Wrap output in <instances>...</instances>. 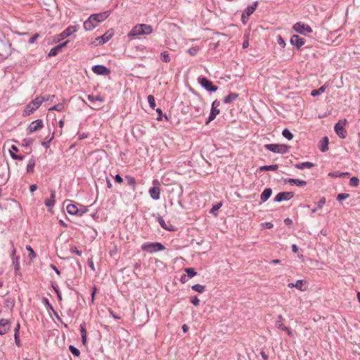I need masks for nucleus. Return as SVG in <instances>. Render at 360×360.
Returning <instances> with one entry per match:
<instances>
[{"label":"nucleus","instance_id":"46","mask_svg":"<svg viewBox=\"0 0 360 360\" xmlns=\"http://www.w3.org/2000/svg\"><path fill=\"white\" fill-rule=\"evenodd\" d=\"M26 250L29 251V257L32 259L36 257V254L32 247L29 245H26Z\"/></svg>","mask_w":360,"mask_h":360},{"label":"nucleus","instance_id":"6","mask_svg":"<svg viewBox=\"0 0 360 360\" xmlns=\"http://www.w3.org/2000/svg\"><path fill=\"white\" fill-rule=\"evenodd\" d=\"M198 80L201 86L207 91L215 92L218 89V87L214 85L212 82L207 79L206 77H198Z\"/></svg>","mask_w":360,"mask_h":360},{"label":"nucleus","instance_id":"27","mask_svg":"<svg viewBox=\"0 0 360 360\" xmlns=\"http://www.w3.org/2000/svg\"><path fill=\"white\" fill-rule=\"evenodd\" d=\"M15 250L13 249L12 252V259H13V264L15 267V271H18L20 269V263H19V257L16 256L15 257Z\"/></svg>","mask_w":360,"mask_h":360},{"label":"nucleus","instance_id":"3","mask_svg":"<svg viewBox=\"0 0 360 360\" xmlns=\"http://www.w3.org/2000/svg\"><path fill=\"white\" fill-rule=\"evenodd\" d=\"M266 150L280 154H285L289 152L290 146L285 144L269 143L264 146Z\"/></svg>","mask_w":360,"mask_h":360},{"label":"nucleus","instance_id":"1","mask_svg":"<svg viewBox=\"0 0 360 360\" xmlns=\"http://www.w3.org/2000/svg\"><path fill=\"white\" fill-rule=\"evenodd\" d=\"M110 11H107L105 12L91 15L89 18L84 22V28L86 31L92 30L98 24L105 20L109 15Z\"/></svg>","mask_w":360,"mask_h":360},{"label":"nucleus","instance_id":"22","mask_svg":"<svg viewBox=\"0 0 360 360\" xmlns=\"http://www.w3.org/2000/svg\"><path fill=\"white\" fill-rule=\"evenodd\" d=\"M55 196H56V191L54 190L51 191V197L49 199H46L45 200V205L48 207H53L55 204Z\"/></svg>","mask_w":360,"mask_h":360},{"label":"nucleus","instance_id":"29","mask_svg":"<svg viewBox=\"0 0 360 360\" xmlns=\"http://www.w3.org/2000/svg\"><path fill=\"white\" fill-rule=\"evenodd\" d=\"M278 168V165H264L259 168L260 171H276Z\"/></svg>","mask_w":360,"mask_h":360},{"label":"nucleus","instance_id":"59","mask_svg":"<svg viewBox=\"0 0 360 360\" xmlns=\"http://www.w3.org/2000/svg\"><path fill=\"white\" fill-rule=\"evenodd\" d=\"M32 143V139H23L22 145V146H25V147H27V146H29Z\"/></svg>","mask_w":360,"mask_h":360},{"label":"nucleus","instance_id":"37","mask_svg":"<svg viewBox=\"0 0 360 360\" xmlns=\"http://www.w3.org/2000/svg\"><path fill=\"white\" fill-rule=\"evenodd\" d=\"M192 290L199 293H202L205 288V285H202L200 284H195L191 287Z\"/></svg>","mask_w":360,"mask_h":360},{"label":"nucleus","instance_id":"19","mask_svg":"<svg viewBox=\"0 0 360 360\" xmlns=\"http://www.w3.org/2000/svg\"><path fill=\"white\" fill-rule=\"evenodd\" d=\"M272 190L270 188H266L264 190L260 195V200L262 202H266L271 195Z\"/></svg>","mask_w":360,"mask_h":360},{"label":"nucleus","instance_id":"35","mask_svg":"<svg viewBox=\"0 0 360 360\" xmlns=\"http://www.w3.org/2000/svg\"><path fill=\"white\" fill-rule=\"evenodd\" d=\"M87 98L91 102H94L96 101L103 102L104 99L102 96L98 95V96H93V95H88Z\"/></svg>","mask_w":360,"mask_h":360},{"label":"nucleus","instance_id":"62","mask_svg":"<svg viewBox=\"0 0 360 360\" xmlns=\"http://www.w3.org/2000/svg\"><path fill=\"white\" fill-rule=\"evenodd\" d=\"M18 151V148H17V146L13 145L11 146L10 150H9V152H10V155H11V153H15Z\"/></svg>","mask_w":360,"mask_h":360},{"label":"nucleus","instance_id":"7","mask_svg":"<svg viewBox=\"0 0 360 360\" xmlns=\"http://www.w3.org/2000/svg\"><path fill=\"white\" fill-rule=\"evenodd\" d=\"M346 123V120H340L338 123L335 124L334 127L335 133L341 139H345L347 134V131L345 129Z\"/></svg>","mask_w":360,"mask_h":360},{"label":"nucleus","instance_id":"41","mask_svg":"<svg viewBox=\"0 0 360 360\" xmlns=\"http://www.w3.org/2000/svg\"><path fill=\"white\" fill-rule=\"evenodd\" d=\"M147 99L150 107L154 110L155 107V101L154 96L153 95H148Z\"/></svg>","mask_w":360,"mask_h":360},{"label":"nucleus","instance_id":"42","mask_svg":"<svg viewBox=\"0 0 360 360\" xmlns=\"http://www.w3.org/2000/svg\"><path fill=\"white\" fill-rule=\"evenodd\" d=\"M185 271L189 278H193L197 274V272L193 268H186L185 269Z\"/></svg>","mask_w":360,"mask_h":360},{"label":"nucleus","instance_id":"16","mask_svg":"<svg viewBox=\"0 0 360 360\" xmlns=\"http://www.w3.org/2000/svg\"><path fill=\"white\" fill-rule=\"evenodd\" d=\"M79 28V25H73L68 27L63 32L60 34V37L62 39L70 36L74 32H77Z\"/></svg>","mask_w":360,"mask_h":360},{"label":"nucleus","instance_id":"20","mask_svg":"<svg viewBox=\"0 0 360 360\" xmlns=\"http://www.w3.org/2000/svg\"><path fill=\"white\" fill-rule=\"evenodd\" d=\"M319 149L321 152H326L328 150V138L323 137L319 143Z\"/></svg>","mask_w":360,"mask_h":360},{"label":"nucleus","instance_id":"53","mask_svg":"<svg viewBox=\"0 0 360 360\" xmlns=\"http://www.w3.org/2000/svg\"><path fill=\"white\" fill-rule=\"evenodd\" d=\"M80 333L81 336L82 335H86V324L85 323H82L80 324Z\"/></svg>","mask_w":360,"mask_h":360},{"label":"nucleus","instance_id":"34","mask_svg":"<svg viewBox=\"0 0 360 360\" xmlns=\"http://www.w3.org/2000/svg\"><path fill=\"white\" fill-rule=\"evenodd\" d=\"M60 51H61L60 49L57 45L50 50L49 53H48V56L49 57L56 56Z\"/></svg>","mask_w":360,"mask_h":360},{"label":"nucleus","instance_id":"45","mask_svg":"<svg viewBox=\"0 0 360 360\" xmlns=\"http://www.w3.org/2000/svg\"><path fill=\"white\" fill-rule=\"evenodd\" d=\"M221 205H222L221 202L214 205L212 207V208L210 210V213H212L214 215H217V212L221 207Z\"/></svg>","mask_w":360,"mask_h":360},{"label":"nucleus","instance_id":"18","mask_svg":"<svg viewBox=\"0 0 360 360\" xmlns=\"http://www.w3.org/2000/svg\"><path fill=\"white\" fill-rule=\"evenodd\" d=\"M284 182L294 184L297 186H305L307 185V181L298 179L288 178L285 179Z\"/></svg>","mask_w":360,"mask_h":360},{"label":"nucleus","instance_id":"17","mask_svg":"<svg viewBox=\"0 0 360 360\" xmlns=\"http://www.w3.org/2000/svg\"><path fill=\"white\" fill-rule=\"evenodd\" d=\"M113 36V32L112 30L107 31L102 36L98 37L96 39L98 41L100 44H103L108 41Z\"/></svg>","mask_w":360,"mask_h":360},{"label":"nucleus","instance_id":"43","mask_svg":"<svg viewBox=\"0 0 360 360\" xmlns=\"http://www.w3.org/2000/svg\"><path fill=\"white\" fill-rule=\"evenodd\" d=\"M359 184V180L357 177L353 176L349 179V186L352 187L358 186Z\"/></svg>","mask_w":360,"mask_h":360},{"label":"nucleus","instance_id":"47","mask_svg":"<svg viewBox=\"0 0 360 360\" xmlns=\"http://www.w3.org/2000/svg\"><path fill=\"white\" fill-rule=\"evenodd\" d=\"M349 197V194L348 193H340L337 196V200L338 201H342L347 198Z\"/></svg>","mask_w":360,"mask_h":360},{"label":"nucleus","instance_id":"48","mask_svg":"<svg viewBox=\"0 0 360 360\" xmlns=\"http://www.w3.org/2000/svg\"><path fill=\"white\" fill-rule=\"evenodd\" d=\"M349 174L348 172H342V173H329V176H333V177H342V176H347L349 175Z\"/></svg>","mask_w":360,"mask_h":360},{"label":"nucleus","instance_id":"44","mask_svg":"<svg viewBox=\"0 0 360 360\" xmlns=\"http://www.w3.org/2000/svg\"><path fill=\"white\" fill-rule=\"evenodd\" d=\"M69 349H70V351L71 352V353H72L74 356H79V354H80V352H79V350L77 348H76L75 346H73V345H70V346H69Z\"/></svg>","mask_w":360,"mask_h":360},{"label":"nucleus","instance_id":"50","mask_svg":"<svg viewBox=\"0 0 360 360\" xmlns=\"http://www.w3.org/2000/svg\"><path fill=\"white\" fill-rule=\"evenodd\" d=\"M53 136H54V133L52 134L51 135V137L46 141H42L41 142V145L46 148H48L49 146H50V142L51 141V140L53 139Z\"/></svg>","mask_w":360,"mask_h":360},{"label":"nucleus","instance_id":"23","mask_svg":"<svg viewBox=\"0 0 360 360\" xmlns=\"http://www.w3.org/2000/svg\"><path fill=\"white\" fill-rule=\"evenodd\" d=\"M258 5L257 1H255L252 5L248 6L243 13H245V15H247L248 17H250L255 11L257 6Z\"/></svg>","mask_w":360,"mask_h":360},{"label":"nucleus","instance_id":"5","mask_svg":"<svg viewBox=\"0 0 360 360\" xmlns=\"http://www.w3.org/2000/svg\"><path fill=\"white\" fill-rule=\"evenodd\" d=\"M153 186L149 189L148 193L152 199L158 200L160 199V184L158 179H154L153 181Z\"/></svg>","mask_w":360,"mask_h":360},{"label":"nucleus","instance_id":"30","mask_svg":"<svg viewBox=\"0 0 360 360\" xmlns=\"http://www.w3.org/2000/svg\"><path fill=\"white\" fill-rule=\"evenodd\" d=\"M158 221L159 222L160 225L161 226V227L165 230H167V231H174L173 229L172 228H169L167 226V225L166 224L164 219L161 217V216H159L158 217Z\"/></svg>","mask_w":360,"mask_h":360},{"label":"nucleus","instance_id":"25","mask_svg":"<svg viewBox=\"0 0 360 360\" xmlns=\"http://www.w3.org/2000/svg\"><path fill=\"white\" fill-rule=\"evenodd\" d=\"M238 97V94L236 93H230L228 96H226L223 101L225 103H231L233 101H235Z\"/></svg>","mask_w":360,"mask_h":360},{"label":"nucleus","instance_id":"15","mask_svg":"<svg viewBox=\"0 0 360 360\" xmlns=\"http://www.w3.org/2000/svg\"><path fill=\"white\" fill-rule=\"evenodd\" d=\"M139 35H143L141 24L135 25L127 34L128 37L130 39H133Z\"/></svg>","mask_w":360,"mask_h":360},{"label":"nucleus","instance_id":"52","mask_svg":"<svg viewBox=\"0 0 360 360\" xmlns=\"http://www.w3.org/2000/svg\"><path fill=\"white\" fill-rule=\"evenodd\" d=\"M198 51V48L197 47H191L188 50V53L191 55V56H195L197 54Z\"/></svg>","mask_w":360,"mask_h":360},{"label":"nucleus","instance_id":"13","mask_svg":"<svg viewBox=\"0 0 360 360\" xmlns=\"http://www.w3.org/2000/svg\"><path fill=\"white\" fill-rule=\"evenodd\" d=\"M305 43V39L304 38L300 37L297 34H294L292 36L290 39V44L294 45L296 49L298 50L303 46Z\"/></svg>","mask_w":360,"mask_h":360},{"label":"nucleus","instance_id":"49","mask_svg":"<svg viewBox=\"0 0 360 360\" xmlns=\"http://www.w3.org/2000/svg\"><path fill=\"white\" fill-rule=\"evenodd\" d=\"M78 214H77V216H82L83 214L86 213L88 211V209L85 206L81 205L80 208H78Z\"/></svg>","mask_w":360,"mask_h":360},{"label":"nucleus","instance_id":"2","mask_svg":"<svg viewBox=\"0 0 360 360\" xmlns=\"http://www.w3.org/2000/svg\"><path fill=\"white\" fill-rule=\"evenodd\" d=\"M45 101V98L43 96H37L32 100L27 106L23 111V115L27 116L33 113L37 109H38L41 103Z\"/></svg>","mask_w":360,"mask_h":360},{"label":"nucleus","instance_id":"9","mask_svg":"<svg viewBox=\"0 0 360 360\" xmlns=\"http://www.w3.org/2000/svg\"><path fill=\"white\" fill-rule=\"evenodd\" d=\"M44 127V124L41 120H37L31 122L27 127V132L28 134L34 133L41 129H42Z\"/></svg>","mask_w":360,"mask_h":360},{"label":"nucleus","instance_id":"4","mask_svg":"<svg viewBox=\"0 0 360 360\" xmlns=\"http://www.w3.org/2000/svg\"><path fill=\"white\" fill-rule=\"evenodd\" d=\"M165 249V247L160 243H144L141 245V250L150 253L162 251Z\"/></svg>","mask_w":360,"mask_h":360},{"label":"nucleus","instance_id":"54","mask_svg":"<svg viewBox=\"0 0 360 360\" xmlns=\"http://www.w3.org/2000/svg\"><path fill=\"white\" fill-rule=\"evenodd\" d=\"M191 302L195 306H198L200 303V300L198 298L197 296H194L191 297Z\"/></svg>","mask_w":360,"mask_h":360},{"label":"nucleus","instance_id":"56","mask_svg":"<svg viewBox=\"0 0 360 360\" xmlns=\"http://www.w3.org/2000/svg\"><path fill=\"white\" fill-rule=\"evenodd\" d=\"M70 250H71L72 252L76 254L78 256H81L82 255V251L77 250V248L76 247H75V246L71 247Z\"/></svg>","mask_w":360,"mask_h":360},{"label":"nucleus","instance_id":"10","mask_svg":"<svg viewBox=\"0 0 360 360\" xmlns=\"http://www.w3.org/2000/svg\"><path fill=\"white\" fill-rule=\"evenodd\" d=\"M293 196H294V193L291 192V191L280 192L274 198V201L276 202H280L283 200H289L291 198H292Z\"/></svg>","mask_w":360,"mask_h":360},{"label":"nucleus","instance_id":"57","mask_svg":"<svg viewBox=\"0 0 360 360\" xmlns=\"http://www.w3.org/2000/svg\"><path fill=\"white\" fill-rule=\"evenodd\" d=\"M39 37V34L38 33H35L30 39L29 43L30 44H34L35 41L38 39Z\"/></svg>","mask_w":360,"mask_h":360},{"label":"nucleus","instance_id":"32","mask_svg":"<svg viewBox=\"0 0 360 360\" xmlns=\"http://www.w3.org/2000/svg\"><path fill=\"white\" fill-rule=\"evenodd\" d=\"M326 89V85H323L322 86H321L319 89H314V90H312L311 92V95L312 96H316L321 93H323L325 91Z\"/></svg>","mask_w":360,"mask_h":360},{"label":"nucleus","instance_id":"61","mask_svg":"<svg viewBox=\"0 0 360 360\" xmlns=\"http://www.w3.org/2000/svg\"><path fill=\"white\" fill-rule=\"evenodd\" d=\"M114 179H115V182L119 183V184H121L122 182H123V179L122 178V176L120 174H116L114 177Z\"/></svg>","mask_w":360,"mask_h":360},{"label":"nucleus","instance_id":"60","mask_svg":"<svg viewBox=\"0 0 360 360\" xmlns=\"http://www.w3.org/2000/svg\"><path fill=\"white\" fill-rule=\"evenodd\" d=\"M15 342L18 347H20V341L19 334H14Z\"/></svg>","mask_w":360,"mask_h":360},{"label":"nucleus","instance_id":"38","mask_svg":"<svg viewBox=\"0 0 360 360\" xmlns=\"http://www.w3.org/2000/svg\"><path fill=\"white\" fill-rule=\"evenodd\" d=\"M282 135L288 140H291L293 138V134L288 129H284L282 131Z\"/></svg>","mask_w":360,"mask_h":360},{"label":"nucleus","instance_id":"28","mask_svg":"<svg viewBox=\"0 0 360 360\" xmlns=\"http://www.w3.org/2000/svg\"><path fill=\"white\" fill-rule=\"evenodd\" d=\"M143 35H148L153 31V27L150 25L141 24Z\"/></svg>","mask_w":360,"mask_h":360},{"label":"nucleus","instance_id":"26","mask_svg":"<svg viewBox=\"0 0 360 360\" xmlns=\"http://www.w3.org/2000/svg\"><path fill=\"white\" fill-rule=\"evenodd\" d=\"M218 114H219V109L212 108L208 120L206 122V124H207L209 122L214 120Z\"/></svg>","mask_w":360,"mask_h":360},{"label":"nucleus","instance_id":"12","mask_svg":"<svg viewBox=\"0 0 360 360\" xmlns=\"http://www.w3.org/2000/svg\"><path fill=\"white\" fill-rule=\"evenodd\" d=\"M283 321H284V319H283V316L279 315L278 316V319L275 322L276 328H277L278 329H280L281 330L286 331L289 336H292V332H291L290 329L288 327L283 326Z\"/></svg>","mask_w":360,"mask_h":360},{"label":"nucleus","instance_id":"11","mask_svg":"<svg viewBox=\"0 0 360 360\" xmlns=\"http://www.w3.org/2000/svg\"><path fill=\"white\" fill-rule=\"evenodd\" d=\"M92 71L98 75H108L110 73V70L103 65H94Z\"/></svg>","mask_w":360,"mask_h":360},{"label":"nucleus","instance_id":"36","mask_svg":"<svg viewBox=\"0 0 360 360\" xmlns=\"http://www.w3.org/2000/svg\"><path fill=\"white\" fill-rule=\"evenodd\" d=\"M161 60L165 63H169L171 59L167 51H163L160 54Z\"/></svg>","mask_w":360,"mask_h":360},{"label":"nucleus","instance_id":"51","mask_svg":"<svg viewBox=\"0 0 360 360\" xmlns=\"http://www.w3.org/2000/svg\"><path fill=\"white\" fill-rule=\"evenodd\" d=\"M278 44L281 47L284 48L285 46V42L283 37L281 35L278 36V40H277Z\"/></svg>","mask_w":360,"mask_h":360},{"label":"nucleus","instance_id":"63","mask_svg":"<svg viewBox=\"0 0 360 360\" xmlns=\"http://www.w3.org/2000/svg\"><path fill=\"white\" fill-rule=\"evenodd\" d=\"M262 226L264 228L268 229H270L273 228V226H274L273 224L271 222H265L264 224H262Z\"/></svg>","mask_w":360,"mask_h":360},{"label":"nucleus","instance_id":"8","mask_svg":"<svg viewBox=\"0 0 360 360\" xmlns=\"http://www.w3.org/2000/svg\"><path fill=\"white\" fill-rule=\"evenodd\" d=\"M293 30L301 34H306V33L312 32V29L309 25L301 22L295 23L293 26Z\"/></svg>","mask_w":360,"mask_h":360},{"label":"nucleus","instance_id":"14","mask_svg":"<svg viewBox=\"0 0 360 360\" xmlns=\"http://www.w3.org/2000/svg\"><path fill=\"white\" fill-rule=\"evenodd\" d=\"M11 328V322L8 319H0V335L6 334Z\"/></svg>","mask_w":360,"mask_h":360},{"label":"nucleus","instance_id":"31","mask_svg":"<svg viewBox=\"0 0 360 360\" xmlns=\"http://www.w3.org/2000/svg\"><path fill=\"white\" fill-rule=\"evenodd\" d=\"M35 165V160L34 158H31L29 160V162L27 165V173H32L34 171V167Z\"/></svg>","mask_w":360,"mask_h":360},{"label":"nucleus","instance_id":"55","mask_svg":"<svg viewBox=\"0 0 360 360\" xmlns=\"http://www.w3.org/2000/svg\"><path fill=\"white\" fill-rule=\"evenodd\" d=\"M303 284L302 280H297L296 283H295V288H296L298 290H302V287Z\"/></svg>","mask_w":360,"mask_h":360},{"label":"nucleus","instance_id":"33","mask_svg":"<svg viewBox=\"0 0 360 360\" xmlns=\"http://www.w3.org/2000/svg\"><path fill=\"white\" fill-rule=\"evenodd\" d=\"M325 203L326 198L324 197H322L317 203L316 207L311 210V213H315L318 210V209L321 208Z\"/></svg>","mask_w":360,"mask_h":360},{"label":"nucleus","instance_id":"40","mask_svg":"<svg viewBox=\"0 0 360 360\" xmlns=\"http://www.w3.org/2000/svg\"><path fill=\"white\" fill-rule=\"evenodd\" d=\"M126 179L128 181L129 185L132 187L133 190H135L136 183L134 178L131 176H126Z\"/></svg>","mask_w":360,"mask_h":360},{"label":"nucleus","instance_id":"21","mask_svg":"<svg viewBox=\"0 0 360 360\" xmlns=\"http://www.w3.org/2000/svg\"><path fill=\"white\" fill-rule=\"evenodd\" d=\"M315 166V164L311 162H303L295 165V167L299 169H303L304 168L310 169Z\"/></svg>","mask_w":360,"mask_h":360},{"label":"nucleus","instance_id":"64","mask_svg":"<svg viewBox=\"0 0 360 360\" xmlns=\"http://www.w3.org/2000/svg\"><path fill=\"white\" fill-rule=\"evenodd\" d=\"M249 17L247 15H245L244 13H242V15H241V20L242 22L245 24L248 20Z\"/></svg>","mask_w":360,"mask_h":360},{"label":"nucleus","instance_id":"58","mask_svg":"<svg viewBox=\"0 0 360 360\" xmlns=\"http://www.w3.org/2000/svg\"><path fill=\"white\" fill-rule=\"evenodd\" d=\"M11 158L14 160H22L24 159V156L17 155L16 153H11Z\"/></svg>","mask_w":360,"mask_h":360},{"label":"nucleus","instance_id":"39","mask_svg":"<svg viewBox=\"0 0 360 360\" xmlns=\"http://www.w3.org/2000/svg\"><path fill=\"white\" fill-rule=\"evenodd\" d=\"M64 109V105L62 103H58V104H56L53 107L50 108L49 110H56L58 112L62 111Z\"/></svg>","mask_w":360,"mask_h":360},{"label":"nucleus","instance_id":"24","mask_svg":"<svg viewBox=\"0 0 360 360\" xmlns=\"http://www.w3.org/2000/svg\"><path fill=\"white\" fill-rule=\"evenodd\" d=\"M67 212L71 215H77L78 214V207L74 204H68L66 207Z\"/></svg>","mask_w":360,"mask_h":360}]
</instances>
